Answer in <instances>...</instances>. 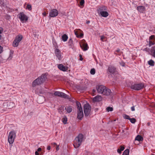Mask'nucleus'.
I'll use <instances>...</instances> for the list:
<instances>
[{
  "label": "nucleus",
  "mask_w": 155,
  "mask_h": 155,
  "mask_svg": "<svg viewBox=\"0 0 155 155\" xmlns=\"http://www.w3.org/2000/svg\"><path fill=\"white\" fill-rule=\"evenodd\" d=\"M47 73L42 74L40 76L34 80L32 82V85L33 87L40 85L43 83L47 79Z\"/></svg>",
  "instance_id": "f257e3e1"
},
{
  "label": "nucleus",
  "mask_w": 155,
  "mask_h": 155,
  "mask_svg": "<svg viewBox=\"0 0 155 155\" xmlns=\"http://www.w3.org/2000/svg\"><path fill=\"white\" fill-rule=\"evenodd\" d=\"M83 138V135L79 134L74 140V146L76 148H78L81 145Z\"/></svg>",
  "instance_id": "f03ea898"
},
{
  "label": "nucleus",
  "mask_w": 155,
  "mask_h": 155,
  "mask_svg": "<svg viewBox=\"0 0 155 155\" xmlns=\"http://www.w3.org/2000/svg\"><path fill=\"white\" fill-rule=\"evenodd\" d=\"M16 135V132L13 130L9 132V133L8 141L10 144H12L14 141Z\"/></svg>",
  "instance_id": "7ed1b4c3"
},
{
  "label": "nucleus",
  "mask_w": 155,
  "mask_h": 155,
  "mask_svg": "<svg viewBox=\"0 0 155 155\" xmlns=\"http://www.w3.org/2000/svg\"><path fill=\"white\" fill-rule=\"evenodd\" d=\"M23 38V36L21 35H19L16 37L13 42V46L14 47H17L19 43L21 41Z\"/></svg>",
  "instance_id": "20e7f679"
},
{
  "label": "nucleus",
  "mask_w": 155,
  "mask_h": 155,
  "mask_svg": "<svg viewBox=\"0 0 155 155\" xmlns=\"http://www.w3.org/2000/svg\"><path fill=\"white\" fill-rule=\"evenodd\" d=\"M91 107L88 104H86L84 105V112L86 117L91 115Z\"/></svg>",
  "instance_id": "39448f33"
},
{
  "label": "nucleus",
  "mask_w": 155,
  "mask_h": 155,
  "mask_svg": "<svg viewBox=\"0 0 155 155\" xmlns=\"http://www.w3.org/2000/svg\"><path fill=\"white\" fill-rule=\"evenodd\" d=\"M144 87V84L143 83L136 84L132 85L131 88L135 90H139Z\"/></svg>",
  "instance_id": "423d86ee"
},
{
  "label": "nucleus",
  "mask_w": 155,
  "mask_h": 155,
  "mask_svg": "<svg viewBox=\"0 0 155 155\" xmlns=\"http://www.w3.org/2000/svg\"><path fill=\"white\" fill-rule=\"evenodd\" d=\"M18 18L22 22H26L28 19V18L24 12H20L18 15Z\"/></svg>",
  "instance_id": "0eeeda50"
},
{
  "label": "nucleus",
  "mask_w": 155,
  "mask_h": 155,
  "mask_svg": "<svg viewBox=\"0 0 155 155\" xmlns=\"http://www.w3.org/2000/svg\"><path fill=\"white\" fill-rule=\"evenodd\" d=\"M54 95L55 96H57L62 98L68 99L70 98L69 96L68 95L61 92L56 91L55 92Z\"/></svg>",
  "instance_id": "6e6552de"
},
{
  "label": "nucleus",
  "mask_w": 155,
  "mask_h": 155,
  "mask_svg": "<svg viewBox=\"0 0 155 155\" xmlns=\"http://www.w3.org/2000/svg\"><path fill=\"white\" fill-rule=\"evenodd\" d=\"M58 14V11L56 9H51L49 13V16L51 17L57 16Z\"/></svg>",
  "instance_id": "1a4fd4ad"
},
{
  "label": "nucleus",
  "mask_w": 155,
  "mask_h": 155,
  "mask_svg": "<svg viewBox=\"0 0 155 155\" xmlns=\"http://www.w3.org/2000/svg\"><path fill=\"white\" fill-rule=\"evenodd\" d=\"M54 53L58 59L59 60H61L63 58V57L60 50L58 49H56L55 50Z\"/></svg>",
  "instance_id": "9d476101"
},
{
  "label": "nucleus",
  "mask_w": 155,
  "mask_h": 155,
  "mask_svg": "<svg viewBox=\"0 0 155 155\" xmlns=\"http://www.w3.org/2000/svg\"><path fill=\"white\" fill-rule=\"evenodd\" d=\"M102 94L107 96L111 95L112 94V93L110 89L106 87L104 89V91H102Z\"/></svg>",
  "instance_id": "9b49d317"
},
{
  "label": "nucleus",
  "mask_w": 155,
  "mask_h": 155,
  "mask_svg": "<svg viewBox=\"0 0 155 155\" xmlns=\"http://www.w3.org/2000/svg\"><path fill=\"white\" fill-rule=\"evenodd\" d=\"M84 114L82 108L78 110L77 118L80 120H81L83 117Z\"/></svg>",
  "instance_id": "f8f14e48"
},
{
  "label": "nucleus",
  "mask_w": 155,
  "mask_h": 155,
  "mask_svg": "<svg viewBox=\"0 0 155 155\" xmlns=\"http://www.w3.org/2000/svg\"><path fill=\"white\" fill-rule=\"evenodd\" d=\"M104 88H105V87L102 85H97L96 86L97 91L99 93L102 94V91H104Z\"/></svg>",
  "instance_id": "ddd939ff"
},
{
  "label": "nucleus",
  "mask_w": 155,
  "mask_h": 155,
  "mask_svg": "<svg viewBox=\"0 0 155 155\" xmlns=\"http://www.w3.org/2000/svg\"><path fill=\"white\" fill-rule=\"evenodd\" d=\"M80 46L82 49L84 51L87 50L89 47L87 43L85 42V41H84L81 44H80Z\"/></svg>",
  "instance_id": "4468645a"
},
{
  "label": "nucleus",
  "mask_w": 155,
  "mask_h": 155,
  "mask_svg": "<svg viewBox=\"0 0 155 155\" xmlns=\"http://www.w3.org/2000/svg\"><path fill=\"white\" fill-rule=\"evenodd\" d=\"M58 68L61 71H66L68 70V68L67 66H64L62 64H59L58 66Z\"/></svg>",
  "instance_id": "2eb2a0df"
},
{
  "label": "nucleus",
  "mask_w": 155,
  "mask_h": 155,
  "mask_svg": "<svg viewBox=\"0 0 155 155\" xmlns=\"http://www.w3.org/2000/svg\"><path fill=\"white\" fill-rule=\"evenodd\" d=\"M116 71V68L112 66H109L108 69V72L109 74H114Z\"/></svg>",
  "instance_id": "dca6fc26"
},
{
  "label": "nucleus",
  "mask_w": 155,
  "mask_h": 155,
  "mask_svg": "<svg viewBox=\"0 0 155 155\" xmlns=\"http://www.w3.org/2000/svg\"><path fill=\"white\" fill-rule=\"evenodd\" d=\"M137 9L139 12L141 13L144 12L146 10L145 7L143 6H138Z\"/></svg>",
  "instance_id": "f3484780"
},
{
  "label": "nucleus",
  "mask_w": 155,
  "mask_h": 155,
  "mask_svg": "<svg viewBox=\"0 0 155 155\" xmlns=\"http://www.w3.org/2000/svg\"><path fill=\"white\" fill-rule=\"evenodd\" d=\"M107 10V7L104 6H102L99 7L97 10L98 12L99 13H101V12H104Z\"/></svg>",
  "instance_id": "a211bd4d"
},
{
  "label": "nucleus",
  "mask_w": 155,
  "mask_h": 155,
  "mask_svg": "<svg viewBox=\"0 0 155 155\" xmlns=\"http://www.w3.org/2000/svg\"><path fill=\"white\" fill-rule=\"evenodd\" d=\"M102 100V98L101 96L97 95L93 99L94 102H98Z\"/></svg>",
  "instance_id": "6ab92c4d"
},
{
  "label": "nucleus",
  "mask_w": 155,
  "mask_h": 155,
  "mask_svg": "<svg viewBox=\"0 0 155 155\" xmlns=\"http://www.w3.org/2000/svg\"><path fill=\"white\" fill-rule=\"evenodd\" d=\"M150 55L155 57V45L152 47L150 49Z\"/></svg>",
  "instance_id": "aec40b11"
},
{
  "label": "nucleus",
  "mask_w": 155,
  "mask_h": 155,
  "mask_svg": "<svg viewBox=\"0 0 155 155\" xmlns=\"http://www.w3.org/2000/svg\"><path fill=\"white\" fill-rule=\"evenodd\" d=\"M100 14L102 16L104 17H106L108 15V13L105 11L104 12H101V13H100Z\"/></svg>",
  "instance_id": "412c9836"
},
{
  "label": "nucleus",
  "mask_w": 155,
  "mask_h": 155,
  "mask_svg": "<svg viewBox=\"0 0 155 155\" xmlns=\"http://www.w3.org/2000/svg\"><path fill=\"white\" fill-rule=\"evenodd\" d=\"M65 109L66 110L68 113H71L72 110V107L71 106H68L66 107Z\"/></svg>",
  "instance_id": "4be33fe9"
},
{
  "label": "nucleus",
  "mask_w": 155,
  "mask_h": 155,
  "mask_svg": "<svg viewBox=\"0 0 155 155\" xmlns=\"http://www.w3.org/2000/svg\"><path fill=\"white\" fill-rule=\"evenodd\" d=\"M64 109V106L60 107L58 110V112L61 114H63Z\"/></svg>",
  "instance_id": "5701e85b"
},
{
  "label": "nucleus",
  "mask_w": 155,
  "mask_h": 155,
  "mask_svg": "<svg viewBox=\"0 0 155 155\" xmlns=\"http://www.w3.org/2000/svg\"><path fill=\"white\" fill-rule=\"evenodd\" d=\"M143 140V137L141 136L138 135L135 138V141L138 140V141H142Z\"/></svg>",
  "instance_id": "b1692460"
},
{
  "label": "nucleus",
  "mask_w": 155,
  "mask_h": 155,
  "mask_svg": "<svg viewBox=\"0 0 155 155\" xmlns=\"http://www.w3.org/2000/svg\"><path fill=\"white\" fill-rule=\"evenodd\" d=\"M62 39L64 41H66L68 40V37L66 34H64L62 36Z\"/></svg>",
  "instance_id": "393cba45"
},
{
  "label": "nucleus",
  "mask_w": 155,
  "mask_h": 155,
  "mask_svg": "<svg viewBox=\"0 0 155 155\" xmlns=\"http://www.w3.org/2000/svg\"><path fill=\"white\" fill-rule=\"evenodd\" d=\"M148 64L151 66H154V62L151 59L148 61Z\"/></svg>",
  "instance_id": "a878e982"
},
{
  "label": "nucleus",
  "mask_w": 155,
  "mask_h": 155,
  "mask_svg": "<svg viewBox=\"0 0 155 155\" xmlns=\"http://www.w3.org/2000/svg\"><path fill=\"white\" fill-rule=\"evenodd\" d=\"M129 150L128 149H127L124 151L122 155H129Z\"/></svg>",
  "instance_id": "bb28decb"
},
{
  "label": "nucleus",
  "mask_w": 155,
  "mask_h": 155,
  "mask_svg": "<svg viewBox=\"0 0 155 155\" xmlns=\"http://www.w3.org/2000/svg\"><path fill=\"white\" fill-rule=\"evenodd\" d=\"M76 104L78 110H79L81 108H82L81 107V104L79 102H76Z\"/></svg>",
  "instance_id": "cd10ccee"
},
{
  "label": "nucleus",
  "mask_w": 155,
  "mask_h": 155,
  "mask_svg": "<svg viewBox=\"0 0 155 155\" xmlns=\"http://www.w3.org/2000/svg\"><path fill=\"white\" fill-rule=\"evenodd\" d=\"M62 121L63 123L64 124H65L67 123V118L66 116H64V117L63 118Z\"/></svg>",
  "instance_id": "c85d7f7f"
},
{
  "label": "nucleus",
  "mask_w": 155,
  "mask_h": 155,
  "mask_svg": "<svg viewBox=\"0 0 155 155\" xmlns=\"http://www.w3.org/2000/svg\"><path fill=\"white\" fill-rule=\"evenodd\" d=\"M75 34L78 38H81L83 35V34L82 33H81L79 35H78V33L77 32H75Z\"/></svg>",
  "instance_id": "c756f323"
},
{
  "label": "nucleus",
  "mask_w": 155,
  "mask_h": 155,
  "mask_svg": "<svg viewBox=\"0 0 155 155\" xmlns=\"http://www.w3.org/2000/svg\"><path fill=\"white\" fill-rule=\"evenodd\" d=\"M155 42H154V40H149V46H150L152 45L155 44Z\"/></svg>",
  "instance_id": "7c9ffc66"
},
{
  "label": "nucleus",
  "mask_w": 155,
  "mask_h": 155,
  "mask_svg": "<svg viewBox=\"0 0 155 155\" xmlns=\"http://www.w3.org/2000/svg\"><path fill=\"white\" fill-rule=\"evenodd\" d=\"M13 51H10V55L9 56V57L8 59L9 60H11L12 59L13 57Z\"/></svg>",
  "instance_id": "2f4dec72"
},
{
  "label": "nucleus",
  "mask_w": 155,
  "mask_h": 155,
  "mask_svg": "<svg viewBox=\"0 0 155 155\" xmlns=\"http://www.w3.org/2000/svg\"><path fill=\"white\" fill-rule=\"evenodd\" d=\"M106 110L107 112L111 111L113 110V108L112 107H108L107 108Z\"/></svg>",
  "instance_id": "473e14b6"
},
{
  "label": "nucleus",
  "mask_w": 155,
  "mask_h": 155,
  "mask_svg": "<svg viewBox=\"0 0 155 155\" xmlns=\"http://www.w3.org/2000/svg\"><path fill=\"white\" fill-rule=\"evenodd\" d=\"M26 8L28 9L29 11H31L32 9V7L31 5L30 4H27Z\"/></svg>",
  "instance_id": "72a5a7b5"
},
{
  "label": "nucleus",
  "mask_w": 155,
  "mask_h": 155,
  "mask_svg": "<svg viewBox=\"0 0 155 155\" xmlns=\"http://www.w3.org/2000/svg\"><path fill=\"white\" fill-rule=\"evenodd\" d=\"M69 46H72L73 44V40L71 38H70L69 41Z\"/></svg>",
  "instance_id": "f704fd0d"
},
{
  "label": "nucleus",
  "mask_w": 155,
  "mask_h": 155,
  "mask_svg": "<svg viewBox=\"0 0 155 155\" xmlns=\"http://www.w3.org/2000/svg\"><path fill=\"white\" fill-rule=\"evenodd\" d=\"M129 120L130 121V122L132 123H134L136 121V120L134 118H130Z\"/></svg>",
  "instance_id": "c9c22d12"
},
{
  "label": "nucleus",
  "mask_w": 155,
  "mask_h": 155,
  "mask_svg": "<svg viewBox=\"0 0 155 155\" xmlns=\"http://www.w3.org/2000/svg\"><path fill=\"white\" fill-rule=\"evenodd\" d=\"M90 73L91 74L94 75L95 73V70L94 68H92L90 71Z\"/></svg>",
  "instance_id": "e433bc0d"
},
{
  "label": "nucleus",
  "mask_w": 155,
  "mask_h": 155,
  "mask_svg": "<svg viewBox=\"0 0 155 155\" xmlns=\"http://www.w3.org/2000/svg\"><path fill=\"white\" fill-rule=\"evenodd\" d=\"M106 37H104V36H101V40L102 41H106L105 39Z\"/></svg>",
  "instance_id": "4c0bfd02"
},
{
  "label": "nucleus",
  "mask_w": 155,
  "mask_h": 155,
  "mask_svg": "<svg viewBox=\"0 0 155 155\" xmlns=\"http://www.w3.org/2000/svg\"><path fill=\"white\" fill-rule=\"evenodd\" d=\"M155 37V36L154 35H151L149 38V40H154V38Z\"/></svg>",
  "instance_id": "58836bf2"
},
{
  "label": "nucleus",
  "mask_w": 155,
  "mask_h": 155,
  "mask_svg": "<svg viewBox=\"0 0 155 155\" xmlns=\"http://www.w3.org/2000/svg\"><path fill=\"white\" fill-rule=\"evenodd\" d=\"M116 52H117V53H118V54L119 55H120L121 53H122V52L120 50V49H118L117 50H116Z\"/></svg>",
  "instance_id": "ea45409f"
},
{
  "label": "nucleus",
  "mask_w": 155,
  "mask_h": 155,
  "mask_svg": "<svg viewBox=\"0 0 155 155\" xmlns=\"http://www.w3.org/2000/svg\"><path fill=\"white\" fill-rule=\"evenodd\" d=\"M84 3V0H81L80 2V5L81 6L83 5Z\"/></svg>",
  "instance_id": "a19ab883"
},
{
  "label": "nucleus",
  "mask_w": 155,
  "mask_h": 155,
  "mask_svg": "<svg viewBox=\"0 0 155 155\" xmlns=\"http://www.w3.org/2000/svg\"><path fill=\"white\" fill-rule=\"evenodd\" d=\"M124 118L125 119H128V120H129L130 118V117L129 116H128L127 115H125V116L124 117Z\"/></svg>",
  "instance_id": "79ce46f5"
},
{
  "label": "nucleus",
  "mask_w": 155,
  "mask_h": 155,
  "mask_svg": "<svg viewBox=\"0 0 155 155\" xmlns=\"http://www.w3.org/2000/svg\"><path fill=\"white\" fill-rule=\"evenodd\" d=\"M120 64L121 66L123 67L124 66L125 64V63L123 61H121V62H120Z\"/></svg>",
  "instance_id": "37998d69"
},
{
  "label": "nucleus",
  "mask_w": 155,
  "mask_h": 155,
  "mask_svg": "<svg viewBox=\"0 0 155 155\" xmlns=\"http://www.w3.org/2000/svg\"><path fill=\"white\" fill-rule=\"evenodd\" d=\"M124 149V147L123 146H120V150H121V151H123Z\"/></svg>",
  "instance_id": "c03bdc74"
},
{
  "label": "nucleus",
  "mask_w": 155,
  "mask_h": 155,
  "mask_svg": "<svg viewBox=\"0 0 155 155\" xmlns=\"http://www.w3.org/2000/svg\"><path fill=\"white\" fill-rule=\"evenodd\" d=\"M3 48L0 45V54L2 52Z\"/></svg>",
  "instance_id": "a18cd8bd"
},
{
  "label": "nucleus",
  "mask_w": 155,
  "mask_h": 155,
  "mask_svg": "<svg viewBox=\"0 0 155 155\" xmlns=\"http://www.w3.org/2000/svg\"><path fill=\"white\" fill-rule=\"evenodd\" d=\"M3 31V29L2 27H0V34L2 33Z\"/></svg>",
  "instance_id": "49530a36"
},
{
  "label": "nucleus",
  "mask_w": 155,
  "mask_h": 155,
  "mask_svg": "<svg viewBox=\"0 0 155 155\" xmlns=\"http://www.w3.org/2000/svg\"><path fill=\"white\" fill-rule=\"evenodd\" d=\"M131 109L132 111H134L135 110L134 106H133L131 107Z\"/></svg>",
  "instance_id": "de8ad7c7"
},
{
  "label": "nucleus",
  "mask_w": 155,
  "mask_h": 155,
  "mask_svg": "<svg viewBox=\"0 0 155 155\" xmlns=\"http://www.w3.org/2000/svg\"><path fill=\"white\" fill-rule=\"evenodd\" d=\"M79 57H80V61H82L83 60V58H82V56L81 54H80L79 55Z\"/></svg>",
  "instance_id": "09e8293b"
},
{
  "label": "nucleus",
  "mask_w": 155,
  "mask_h": 155,
  "mask_svg": "<svg viewBox=\"0 0 155 155\" xmlns=\"http://www.w3.org/2000/svg\"><path fill=\"white\" fill-rule=\"evenodd\" d=\"M121 151H121V150H120V149H118L117 150V152L118 153H119L120 154L121 153Z\"/></svg>",
  "instance_id": "8fccbe9b"
},
{
  "label": "nucleus",
  "mask_w": 155,
  "mask_h": 155,
  "mask_svg": "<svg viewBox=\"0 0 155 155\" xmlns=\"http://www.w3.org/2000/svg\"><path fill=\"white\" fill-rule=\"evenodd\" d=\"M47 14V13H46V12H44L43 13H42V15L44 16H45Z\"/></svg>",
  "instance_id": "3c124183"
},
{
  "label": "nucleus",
  "mask_w": 155,
  "mask_h": 155,
  "mask_svg": "<svg viewBox=\"0 0 155 155\" xmlns=\"http://www.w3.org/2000/svg\"><path fill=\"white\" fill-rule=\"evenodd\" d=\"M41 148L39 147V148L38 149V150H37V151H38V152H40V151H41Z\"/></svg>",
  "instance_id": "603ef678"
},
{
  "label": "nucleus",
  "mask_w": 155,
  "mask_h": 155,
  "mask_svg": "<svg viewBox=\"0 0 155 155\" xmlns=\"http://www.w3.org/2000/svg\"><path fill=\"white\" fill-rule=\"evenodd\" d=\"M47 149L48 150H49L51 149V147L50 146H48L47 147Z\"/></svg>",
  "instance_id": "864d4df0"
},
{
  "label": "nucleus",
  "mask_w": 155,
  "mask_h": 155,
  "mask_svg": "<svg viewBox=\"0 0 155 155\" xmlns=\"http://www.w3.org/2000/svg\"><path fill=\"white\" fill-rule=\"evenodd\" d=\"M35 155H38L39 153L38 152V151H36L35 152Z\"/></svg>",
  "instance_id": "5fc2aeb1"
},
{
  "label": "nucleus",
  "mask_w": 155,
  "mask_h": 155,
  "mask_svg": "<svg viewBox=\"0 0 155 155\" xmlns=\"http://www.w3.org/2000/svg\"><path fill=\"white\" fill-rule=\"evenodd\" d=\"M13 104V103L12 102H8V103L7 104H9V105H10L11 104Z\"/></svg>",
  "instance_id": "6e6d98bb"
},
{
  "label": "nucleus",
  "mask_w": 155,
  "mask_h": 155,
  "mask_svg": "<svg viewBox=\"0 0 155 155\" xmlns=\"http://www.w3.org/2000/svg\"><path fill=\"white\" fill-rule=\"evenodd\" d=\"M51 144L52 145H57V144L56 143H52Z\"/></svg>",
  "instance_id": "4d7b16f0"
},
{
  "label": "nucleus",
  "mask_w": 155,
  "mask_h": 155,
  "mask_svg": "<svg viewBox=\"0 0 155 155\" xmlns=\"http://www.w3.org/2000/svg\"><path fill=\"white\" fill-rule=\"evenodd\" d=\"M92 91H93V93H95V92L96 90L95 89H93Z\"/></svg>",
  "instance_id": "13d9d810"
},
{
  "label": "nucleus",
  "mask_w": 155,
  "mask_h": 155,
  "mask_svg": "<svg viewBox=\"0 0 155 155\" xmlns=\"http://www.w3.org/2000/svg\"><path fill=\"white\" fill-rule=\"evenodd\" d=\"M56 149L57 150H59V147L58 146H57Z\"/></svg>",
  "instance_id": "bf43d9fd"
},
{
  "label": "nucleus",
  "mask_w": 155,
  "mask_h": 155,
  "mask_svg": "<svg viewBox=\"0 0 155 155\" xmlns=\"http://www.w3.org/2000/svg\"><path fill=\"white\" fill-rule=\"evenodd\" d=\"M147 124L148 126H150V122H148V123H147Z\"/></svg>",
  "instance_id": "052dcab7"
},
{
  "label": "nucleus",
  "mask_w": 155,
  "mask_h": 155,
  "mask_svg": "<svg viewBox=\"0 0 155 155\" xmlns=\"http://www.w3.org/2000/svg\"><path fill=\"white\" fill-rule=\"evenodd\" d=\"M2 38V36L1 35H0V40H1Z\"/></svg>",
  "instance_id": "680f3d73"
},
{
  "label": "nucleus",
  "mask_w": 155,
  "mask_h": 155,
  "mask_svg": "<svg viewBox=\"0 0 155 155\" xmlns=\"http://www.w3.org/2000/svg\"><path fill=\"white\" fill-rule=\"evenodd\" d=\"M89 22H90V21H87V23H89Z\"/></svg>",
  "instance_id": "e2e57ef3"
},
{
  "label": "nucleus",
  "mask_w": 155,
  "mask_h": 155,
  "mask_svg": "<svg viewBox=\"0 0 155 155\" xmlns=\"http://www.w3.org/2000/svg\"><path fill=\"white\" fill-rule=\"evenodd\" d=\"M151 155H154V154H152Z\"/></svg>",
  "instance_id": "0e129e2a"
}]
</instances>
